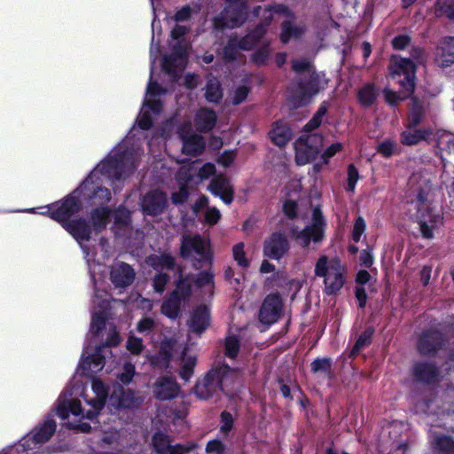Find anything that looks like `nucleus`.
<instances>
[{"instance_id":"8","label":"nucleus","mask_w":454,"mask_h":454,"mask_svg":"<svg viewBox=\"0 0 454 454\" xmlns=\"http://www.w3.org/2000/svg\"><path fill=\"white\" fill-rule=\"evenodd\" d=\"M187 31L186 27L176 25L171 32L174 52L164 58L162 67L173 77H176L187 63L188 45L181 40Z\"/></svg>"},{"instance_id":"12","label":"nucleus","mask_w":454,"mask_h":454,"mask_svg":"<svg viewBox=\"0 0 454 454\" xmlns=\"http://www.w3.org/2000/svg\"><path fill=\"white\" fill-rule=\"evenodd\" d=\"M191 294L190 282L186 278H181L176 285V289L169 297L165 300L161 305V312L169 318H176L179 315L180 308Z\"/></svg>"},{"instance_id":"27","label":"nucleus","mask_w":454,"mask_h":454,"mask_svg":"<svg viewBox=\"0 0 454 454\" xmlns=\"http://www.w3.org/2000/svg\"><path fill=\"white\" fill-rule=\"evenodd\" d=\"M80 209V202L75 197H67L61 202L58 208L51 212V217L59 222L64 221L71 215L78 212Z\"/></svg>"},{"instance_id":"5","label":"nucleus","mask_w":454,"mask_h":454,"mask_svg":"<svg viewBox=\"0 0 454 454\" xmlns=\"http://www.w3.org/2000/svg\"><path fill=\"white\" fill-rule=\"evenodd\" d=\"M315 277L322 278L323 291L331 295L338 293L347 279V269L337 257L321 254L315 263Z\"/></svg>"},{"instance_id":"36","label":"nucleus","mask_w":454,"mask_h":454,"mask_svg":"<svg viewBox=\"0 0 454 454\" xmlns=\"http://www.w3.org/2000/svg\"><path fill=\"white\" fill-rule=\"evenodd\" d=\"M208 322V309L206 306H202L194 311L190 322V328L193 332L201 333L207 328Z\"/></svg>"},{"instance_id":"57","label":"nucleus","mask_w":454,"mask_h":454,"mask_svg":"<svg viewBox=\"0 0 454 454\" xmlns=\"http://www.w3.org/2000/svg\"><path fill=\"white\" fill-rule=\"evenodd\" d=\"M438 145L449 153H454V135L443 132L438 138Z\"/></svg>"},{"instance_id":"40","label":"nucleus","mask_w":454,"mask_h":454,"mask_svg":"<svg viewBox=\"0 0 454 454\" xmlns=\"http://www.w3.org/2000/svg\"><path fill=\"white\" fill-rule=\"evenodd\" d=\"M187 169V176L190 174L192 175V177L193 176V174L196 171H199V179L200 181H202L203 179L208 178L210 176L214 175L215 171V165L211 163H206L201 168L198 167L197 162H192L190 166H185Z\"/></svg>"},{"instance_id":"63","label":"nucleus","mask_w":454,"mask_h":454,"mask_svg":"<svg viewBox=\"0 0 454 454\" xmlns=\"http://www.w3.org/2000/svg\"><path fill=\"white\" fill-rule=\"evenodd\" d=\"M129 211L124 207H120L114 213V223L120 226L128 225L129 223Z\"/></svg>"},{"instance_id":"7","label":"nucleus","mask_w":454,"mask_h":454,"mask_svg":"<svg viewBox=\"0 0 454 454\" xmlns=\"http://www.w3.org/2000/svg\"><path fill=\"white\" fill-rule=\"evenodd\" d=\"M275 15L278 17H289L290 12L282 5H277L272 8L264 9L265 22L255 27V29L247 36L239 40L231 38L228 44L224 48V56L228 59H234L238 53V50H250L256 42L264 35L265 27Z\"/></svg>"},{"instance_id":"10","label":"nucleus","mask_w":454,"mask_h":454,"mask_svg":"<svg viewBox=\"0 0 454 454\" xmlns=\"http://www.w3.org/2000/svg\"><path fill=\"white\" fill-rule=\"evenodd\" d=\"M325 222L319 209L313 210L312 223L307 225L303 230H293L292 233L295 240L302 247H308L310 242L314 244L320 243L324 238Z\"/></svg>"},{"instance_id":"28","label":"nucleus","mask_w":454,"mask_h":454,"mask_svg":"<svg viewBox=\"0 0 454 454\" xmlns=\"http://www.w3.org/2000/svg\"><path fill=\"white\" fill-rule=\"evenodd\" d=\"M216 121L217 117L214 111L201 108L195 114L194 125L197 130L207 132L215 127Z\"/></svg>"},{"instance_id":"56","label":"nucleus","mask_w":454,"mask_h":454,"mask_svg":"<svg viewBox=\"0 0 454 454\" xmlns=\"http://www.w3.org/2000/svg\"><path fill=\"white\" fill-rule=\"evenodd\" d=\"M331 368V360L329 358H318L311 363L313 372L327 373Z\"/></svg>"},{"instance_id":"44","label":"nucleus","mask_w":454,"mask_h":454,"mask_svg":"<svg viewBox=\"0 0 454 454\" xmlns=\"http://www.w3.org/2000/svg\"><path fill=\"white\" fill-rule=\"evenodd\" d=\"M423 116L424 110L421 103L417 99H413L408 119V125H410V128H415L418 126L421 122Z\"/></svg>"},{"instance_id":"52","label":"nucleus","mask_w":454,"mask_h":454,"mask_svg":"<svg viewBox=\"0 0 454 454\" xmlns=\"http://www.w3.org/2000/svg\"><path fill=\"white\" fill-rule=\"evenodd\" d=\"M436 447L444 454H450L454 450V442L451 438L442 435L434 440Z\"/></svg>"},{"instance_id":"15","label":"nucleus","mask_w":454,"mask_h":454,"mask_svg":"<svg viewBox=\"0 0 454 454\" xmlns=\"http://www.w3.org/2000/svg\"><path fill=\"white\" fill-rule=\"evenodd\" d=\"M168 203L167 194L154 189L149 191L141 200V207L145 214L157 215L161 214Z\"/></svg>"},{"instance_id":"64","label":"nucleus","mask_w":454,"mask_h":454,"mask_svg":"<svg viewBox=\"0 0 454 454\" xmlns=\"http://www.w3.org/2000/svg\"><path fill=\"white\" fill-rule=\"evenodd\" d=\"M126 347L134 355L140 354L144 348L142 340L134 336H129Z\"/></svg>"},{"instance_id":"31","label":"nucleus","mask_w":454,"mask_h":454,"mask_svg":"<svg viewBox=\"0 0 454 454\" xmlns=\"http://www.w3.org/2000/svg\"><path fill=\"white\" fill-rule=\"evenodd\" d=\"M177 179L179 182V191L173 192L171 196L172 202L174 204H180L186 200L189 195L186 184L192 181V175L187 176V169L185 166H183L178 173Z\"/></svg>"},{"instance_id":"21","label":"nucleus","mask_w":454,"mask_h":454,"mask_svg":"<svg viewBox=\"0 0 454 454\" xmlns=\"http://www.w3.org/2000/svg\"><path fill=\"white\" fill-rule=\"evenodd\" d=\"M153 443L154 449L160 454H185L195 447L194 444L172 445L168 436L163 434H156L153 436Z\"/></svg>"},{"instance_id":"13","label":"nucleus","mask_w":454,"mask_h":454,"mask_svg":"<svg viewBox=\"0 0 454 454\" xmlns=\"http://www.w3.org/2000/svg\"><path fill=\"white\" fill-rule=\"evenodd\" d=\"M323 146V137L311 134L300 137L295 143V160L298 165H305L316 158Z\"/></svg>"},{"instance_id":"46","label":"nucleus","mask_w":454,"mask_h":454,"mask_svg":"<svg viewBox=\"0 0 454 454\" xmlns=\"http://www.w3.org/2000/svg\"><path fill=\"white\" fill-rule=\"evenodd\" d=\"M434 13L438 17L445 16L454 19V0H437Z\"/></svg>"},{"instance_id":"41","label":"nucleus","mask_w":454,"mask_h":454,"mask_svg":"<svg viewBox=\"0 0 454 454\" xmlns=\"http://www.w3.org/2000/svg\"><path fill=\"white\" fill-rule=\"evenodd\" d=\"M376 98L377 91L372 84H365L358 91L359 102L364 106L372 105Z\"/></svg>"},{"instance_id":"11","label":"nucleus","mask_w":454,"mask_h":454,"mask_svg":"<svg viewBox=\"0 0 454 454\" xmlns=\"http://www.w3.org/2000/svg\"><path fill=\"white\" fill-rule=\"evenodd\" d=\"M165 93V90L162 89L158 83L150 82L147 86L146 95L141 113L138 116V126L142 129H147L152 124V117L150 111L153 114H157L160 111V103L156 100L157 96H160Z\"/></svg>"},{"instance_id":"47","label":"nucleus","mask_w":454,"mask_h":454,"mask_svg":"<svg viewBox=\"0 0 454 454\" xmlns=\"http://www.w3.org/2000/svg\"><path fill=\"white\" fill-rule=\"evenodd\" d=\"M302 29L295 27L291 21H283L280 38L282 43H286L291 38L298 37Z\"/></svg>"},{"instance_id":"55","label":"nucleus","mask_w":454,"mask_h":454,"mask_svg":"<svg viewBox=\"0 0 454 454\" xmlns=\"http://www.w3.org/2000/svg\"><path fill=\"white\" fill-rule=\"evenodd\" d=\"M199 11L200 7L198 5H194L193 8L185 5L176 12L174 20L176 21H186L191 18L192 12H199Z\"/></svg>"},{"instance_id":"35","label":"nucleus","mask_w":454,"mask_h":454,"mask_svg":"<svg viewBox=\"0 0 454 454\" xmlns=\"http://www.w3.org/2000/svg\"><path fill=\"white\" fill-rule=\"evenodd\" d=\"M65 228L79 243L90 239V231L83 220L80 219L66 223Z\"/></svg>"},{"instance_id":"6","label":"nucleus","mask_w":454,"mask_h":454,"mask_svg":"<svg viewBox=\"0 0 454 454\" xmlns=\"http://www.w3.org/2000/svg\"><path fill=\"white\" fill-rule=\"evenodd\" d=\"M239 377L237 370L229 366H222L216 371L210 372L205 378L197 383L194 392L200 399H208L219 390L225 391L229 394V387Z\"/></svg>"},{"instance_id":"2","label":"nucleus","mask_w":454,"mask_h":454,"mask_svg":"<svg viewBox=\"0 0 454 454\" xmlns=\"http://www.w3.org/2000/svg\"><path fill=\"white\" fill-rule=\"evenodd\" d=\"M129 138H126L115 148L109 157L102 161L91 172L88 178L82 184L79 192L84 196H89L92 192L91 197L95 203H103L108 201L111 194L108 189L95 186V182L103 176L108 179L114 178L120 180L128 176L136 168L137 155L138 152L133 147L129 148Z\"/></svg>"},{"instance_id":"25","label":"nucleus","mask_w":454,"mask_h":454,"mask_svg":"<svg viewBox=\"0 0 454 454\" xmlns=\"http://www.w3.org/2000/svg\"><path fill=\"white\" fill-rule=\"evenodd\" d=\"M208 190L212 194L219 196L226 204H231L233 200V190L229 180L223 176L215 177L211 181Z\"/></svg>"},{"instance_id":"22","label":"nucleus","mask_w":454,"mask_h":454,"mask_svg":"<svg viewBox=\"0 0 454 454\" xmlns=\"http://www.w3.org/2000/svg\"><path fill=\"white\" fill-rule=\"evenodd\" d=\"M110 278L116 287H125L134 281L135 271L125 262H116L112 266Z\"/></svg>"},{"instance_id":"33","label":"nucleus","mask_w":454,"mask_h":454,"mask_svg":"<svg viewBox=\"0 0 454 454\" xmlns=\"http://www.w3.org/2000/svg\"><path fill=\"white\" fill-rule=\"evenodd\" d=\"M270 137L276 145L284 146L291 139L292 131L286 123L277 121L270 132Z\"/></svg>"},{"instance_id":"38","label":"nucleus","mask_w":454,"mask_h":454,"mask_svg":"<svg viewBox=\"0 0 454 454\" xmlns=\"http://www.w3.org/2000/svg\"><path fill=\"white\" fill-rule=\"evenodd\" d=\"M147 262L155 270H169L175 265L174 258L168 254L150 256Z\"/></svg>"},{"instance_id":"4","label":"nucleus","mask_w":454,"mask_h":454,"mask_svg":"<svg viewBox=\"0 0 454 454\" xmlns=\"http://www.w3.org/2000/svg\"><path fill=\"white\" fill-rule=\"evenodd\" d=\"M416 208V222L424 239H431L442 224L441 214L432 205V185L428 180H421L412 201Z\"/></svg>"},{"instance_id":"20","label":"nucleus","mask_w":454,"mask_h":454,"mask_svg":"<svg viewBox=\"0 0 454 454\" xmlns=\"http://www.w3.org/2000/svg\"><path fill=\"white\" fill-rule=\"evenodd\" d=\"M207 247V242L200 237L185 235L182 239L181 255L185 258L194 255L205 257Z\"/></svg>"},{"instance_id":"49","label":"nucleus","mask_w":454,"mask_h":454,"mask_svg":"<svg viewBox=\"0 0 454 454\" xmlns=\"http://www.w3.org/2000/svg\"><path fill=\"white\" fill-rule=\"evenodd\" d=\"M239 350V340L232 335L226 338L225 340V356L234 358Z\"/></svg>"},{"instance_id":"39","label":"nucleus","mask_w":454,"mask_h":454,"mask_svg":"<svg viewBox=\"0 0 454 454\" xmlns=\"http://www.w3.org/2000/svg\"><path fill=\"white\" fill-rule=\"evenodd\" d=\"M30 441L31 439L26 436L17 444L5 450L2 454H38Z\"/></svg>"},{"instance_id":"61","label":"nucleus","mask_w":454,"mask_h":454,"mask_svg":"<svg viewBox=\"0 0 454 454\" xmlns=\"http://www.w3.org/2000/svg\"><path fill=\"white\" fill-rule=\"evenodd\" d=\"M138 404L137 398L135 397L131 391L123 392L119 398V405L125 408H131Z\"/></svg>"},{"instance_id":"1","label":"nucleus","mask_w":454,"mask_h":454,"mask_svg":"<svg viewBox=\"0 0 454 454\" xmlns=\"http://www.w3.org/2000/svg\"><path fill=\"white\" fill-rule=\"evenodd\" d=\"M94 311L90 331L94 335L85 348L77 371L90 377L100 372L105 365L108 347L120 343V337L113 323L106 322L105 309L109 305V295L105 291H97L93 297Z\"/></svg>"},{"instance_id":"50","label":"nucleus","mask_w":454,"mask_h":454,"mask_svg":"<svg viewBox=\"0 0 454 454\" xmlns=\"http://www.w3.org/2000/svg\"><path fill=\"white\" fill-rule=\"evenodd\" d=\"M383 94L385 97L386 101L390 105H395L397 102L401 100H404L406 98H408L411 94H407L405 90L402 88V90L400 93H396L395 91H392L388 88L384 89Z\"/></svg>"},{"instance_id":"17","label":"nucleus","mask_w":454,"mask_h":454,"mask_svg":"<svg viewBox=\"0 0 454 454\" xmlns=\"http://www.w3.org/2000/svg\"><path fill=\"white\" fill-rule=\"evenodd\" d=\"M246 9L244 4H242L239 9L233 4H230L224 12L215 20V27L225 28L240 26L246 19Z\"/></svg>"},{"instance_id":"3","label":"nucleus","mask_w":454,"mask_h":454,"mask_svg":"<svg viewBox=\"0 0 454 454\" xmlns=\"http://www.w3.org/2000/svg\"><path fill=\"white\" fill-rule=\"evenodd\" d=\"M92 395L86 392V387L75 380L59 395L56 412L62 419H68L69 415L80 419H94L105 405L107 391L100 380L92 382Z\"/></svg>"},{"instance_id":"60","label":"nucleus","mask_w":454,"mask_h":454,"mask_svg":"<svg viewBox=\"0 0 454 454\" xmlns=\"http://www.w3.org/2000/svg\"><path fill=\"white\" fill-rule=\"evenodd\" d=\"M233 256L235 261H237V262L239 263V265L244 268L248 266L249 262L245 256L243 243H239L233 247Z\"/></svg>"},{"instance_id":"19","label":"nucleus","mask_w":454,"mask_h":454,"mask_svg":"<svg viewBox=\"0 0 454 454\" xmlns=\"http://www.w3.org/2000/svg\"><path fill=\"white\" fill-rule=\"evenodd\" d=\"M289 249L286 237L282 233H273L264 242V254L271 259H280Z\"/></svg>"},{"instance_id":"32","label":"nucleus","mask_w":454,"mask_h":454,"mask_svg":"<svg viewBox=\"0 0 454 454\" xmlns=\"http://www.w3.org/2000/svg\"><path fill=\"white\" fill-rule=\"evenodd\" d=\"M432 135L430 129H414L407 126V129L401 133V143L404 145H414L420 141L427 140Z\"/></svg>"},{"instance_id":"45","label":"nucleus","mask_w":454,"mask_h":454,"mask_svg":"<svg viewBox=\"0 0 454 454\" xmlns=\"http://www.w3.org/2000/svg\"><path fill=\"white\" fill-rule=\"evenodd\" d=\"M196 363V358L193 356H190L186 354V348H184L183 352V357H182V368L180 371V376L184 380H189L192 372L193 367Z\"/></svg>"},{"instance_id":"14","label":"nucleus","mask_w":454,"mask_h":454,"mask_svg":"<svg viewBox=\"0 0 454 454\" xmlns=\"http://www.w3.org/2000/svg\"><path fill=\"white\" fill-rule=\"evenodd\" d=\"M283 313V301L278 294H269L263 300L259 311L261 323L270 325L276 323Z\"/></svg>"},{"instance_id":"62","label":"nucleus","mask_w":454,"mask_h":454,"mask_svg":"<svg viewBox=\"0 0 454 454\" xmlns=\"http://www.w3.org/2000/svg\"><path fill=\"white\" fill-rule=\"evenodd\" d=\"M199 286L206 287L211 293L213 289V275L208 271H204L200 274L196 280Z\"/></svg>"},{"instance_id":"51","label":"nucleus","mask_w":454,"mask_h":454,"mask_svg":"<svg viewBox=\"0 0 454 454\" xmlns=\"http://www.w3.org/2000/svg\"><path fill=\"white\" fill-rule=\"evenodd\" d=\"M372 335V331L366 330L356 340V344L354 345L352 350H351V356H356L361 349H363L364 347H366L371 340Z\"/></svg>"},{"instance_id":"30","label":"nucleus","mask_w":454,"mask_h":454,"mask_svg":"<svg viewBox=\"0 0 454 454\" xmlns=\"http://www.w3.org/2000/svg\"><path fill=\"white\" fill-rule=\"evenodd\" d=\"M438 374V369L432 363H418L413 368L414 377L421 382H433L437 379Z\"/></svg>"},{"instance_id":"26","label":"nucleus","mask_w":454,"mask_h":454,"mask_svg":"<svg viewBox=\"0 0 454 454\" xmlns=\"http://www.w3.org/2000/svg\"><path fill=\"white\" fill-rule=\"evenodd\" d=\"M56 430V423L52 419H46L39 427L27 435L30 438V442L36 450L38 444L47 442Z\"/></svg>"},{"instance_id":"18","label":"nucleus","mask_w":454,"mask_h":454,"mask_svg":"<svg viewBox=\"0 0 454 454\" xmlns=\"http://www.w3.org/2000/svg\"><path fill=\"white\" fill-rule=\"evenodd\" d=\"M153 395L159 400H169L176 397L180 388L172 377L160 376L153 385Z\"/></svg>"},{"instance_id":"37","label":"nucleus","mask_w":454,"mask_h":454,"mask_svg":"<svg viewBox=\"0 0 454 454\" xmlns=\"http://www.w3.org/2000/svg\"><path fill=\"white\" fill-rule=\"evenodd\" d=\"M173 350L174 343L171 340L162 342L159 354L152 359V363L161 369L168 368Z\"/></svg>"},{"instance_id":"29","label":"nucleus","mask_w":454,"mask_h":454,"mask_svg":"<svg viewBox=\"0 0 454 454\" xmlns=\"http://www.w3.org/2000/svg\"><path fill=\"white\" fill-rule=\"evenodd\" d=\"M326 81L325 79H321L318 74H313L308 85H299V90L296 92L297 97L301 98V102H304L307 100V98L315 95L321 89H324Z\"/></svg>"},{"instance_id":"58","label":"nucleus","mask_w":454,"mask_h":454,"mask_svg":"<svg viewBox=\"0 0 454 454\" xmlns=\"http://www.w3.org/2000/svg\"><path fill=\"white\" fill-rule=\"evenodd\" d=\"M135 374V366L130 363H126L122 367V372L118 374V379L121 383H129Z\"/></svg>"},{"instance_id":"54","label":"nucleus","mask_w":454,"mask_h":454,"mask_svg":"<svg viewBox=\"0 0 454 454\" xmlns=\"http://www.w3.org/2000/svg\"><path fill=\"white\" fill-rule=\"evenodd\" d=\"M249 92V88L247 86L242 85L236 88V90L231 94L230 101L233 105H239L243 102Z\"/></svg>"},{"instance_id":"34","label":"nucleus","mask_w":454,"mask_h":454,"mask_svg":"<svg viewBox=\"0 0 454 454\" xmlns=\"http://www.w3.org/2000/svg\"><path fill=\"white\" fill-rule=\"evenodd\" d=\"M120 434L117 431L106 432L100 442L102 454H119Z\"/></svg>"},{"instance_id":"48","label":"nucleus","mask_w":454,"mask_h":454,"mask_svg":"<svg viewBox=\"0 0 454 454\" xmlns=\"http://www.w3.org/2000/svg\"><path fill=\"white\" fill-rule=\"evenodd\" d=\"M327 108L328 106L325 102H323L320 105L313 118L306 124L305 129L307 131L313 130L321 124L323 117L325 115L327 112Z\"/></svg>"},{"instance_id":"43","label":"nucleus","mask_w":454,"mask_h":454,"mask_svg":"<svg viewBox=\"0 0 454 454\" xmlns=\"http://www.w3.org/2000/svg\"><path fill=\"white\" fill-rule=\"evenodd\" d=\"M205 97L207 101L213 103L218 102L222 98L223 93L220 83L216 79H209L207 81Z\"/></svg>"},{"instance_id":"23","label":"nucleus","mask_w":454,"mask_h":454,"mask_svg":"<svg viewBox=\"0 0 454 454\" xmlns=\"http://www.w3.org/2000/svg\"><path fill=\"white\" fill-rule=\"evenodd\" d=\"M435 63L442 67L454 64V37H445L440 41L434 52Z\"/></svg>"},{"instance_id":"16","label":"nucleus","mask_w":454,"mask_h":454,"mask_svg":"<svg viewBox=\"0 0 454 454\" xmlns=\"http://www.w3.org/2000/svg\"><path fill=\"white\" fill-rule=\"evenodd\" d=\"M191 125L189 122L182 126L178 131L179 137L183 141V153L189 155H197L201 153L205 148V142L201 136L190 134Z\"/></svg>"},{"instance_id":"42","label":"nucleus","mask_w":454,"mask_h":454,"mask_svg":"<svg viewBox=\"0 0 454 454\" xmlns=\"http://www.w3.org/2000/svg\"><path fill=\"white\" fill-rule=\"evenodd\" d=\"M110 211L106 207H98L91 215V221L96 231L104 229L107 223Z\"/></svg>"},{"instance_id":"53","label":"nucleus","mask_w":454,"mask_h":454,"mask_svg":"<svg viewBox=\"0 0 454 454\" xmlns=\"http://www.w3.org/2000/svg\"><path fill=\"white\" fill-rule=\"evenodd\" d=\"M377 151L385 157H390L396 153L397 145L394 140L386 139L378 145Z\"/></svg>"},{"instance_id":"9","label":"nucleus","mask_w":454,"mask_h":454,"mask_svg":"<svg viewBox=\"0 0 454 454\" xmlns=\"http://www.w3.org/2000/svg\"><path fill=\"white\" fill-rule=\"evenodd\" d=\"M415 63L410 59L394 56L391 59L389 71L392 78L395 80L407 94H411L414 90Z\"/></svg>"},{"instance_id":"24","label":"nucleus","mask_w":454,"mask_h":454,"mask_svg":"<svg viewBox=\"0 0 454 454\" xmlns=\"http://www.w3.org/2000/svg\"><path fill=\"white\" fill-rule=\"evenodd\" d=\"M442 344V334L437 331L423 333L418 340V350L423 355L435 353Z\"/></svg>"},{"instance_id":"59","label":"nucleus","mask_w":454,"mask_h":454,"mask_svg":"<svg viewBox=\"0 0 454 454\" xmlns=\"http://www.w3.org/2000/svg\"><path fill=\"white\" fill-rule=\"evenodd\" d=\"M359 179L358 170L353 164H349L348 167V191L354 192L356 184Z\"/></svg>"}]
</instances>
